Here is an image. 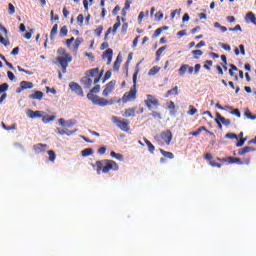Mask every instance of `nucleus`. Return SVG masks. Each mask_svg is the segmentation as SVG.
<instances>
[{"instance_id": "nucleus-28", "label": "nucleus", "mask_w": 256, "mask_h": 256, "mask_svg": "<svg viewBox=\"0 0 256 256\" xmlns=\"http://www.w3.org/2000/svg\"><path fill=\"white\" fill-rule=\"evenodd\" d=\"M82 43H83V38L82 37L76 38L75 42H74V51H79V47Z\"/></svg>"}, {"instance_id": "nucleus-27", "label": "nucleus", "mask_w": 256, "mask_h": 256, "mask_svg": "<svg viewBox=\"0 0 256 256\" xmlns=\"http://www.w3.org/2000/svg\"><path fill=\"white\" fill-rule=\"evenodd\" d=\"M93 153H94L93 148H86L81 152L82 157H90V155H93Z\"/></svg>"}, {"instance_id": "nucleus-14", "label": "nucleus", "mask_w": 256, "mask_h": 256, "mask_svg": "<svg viewBox=\"0 0 256 256\" xmlns=\"http://www.w3.org/2000/svg\"><path fill=\"white\" fill-rule=\"evenodd\" d=\"M27 115L30 119H41V117H43V114H41L39 110H28Z\"/></svg>"}, {"instance_id": "nucleus-62", "label": "nucleus", "mask_w": 256, "mask_h": 256, "mask_svg": "<svg viewBox=\"0 0 256 256\" xmlns=\"http://www.w3.org/2000/svg\"><path fill=\"white\" fill-rule=\"evenodd\" d=\"M131 3H132L131 1L126 0L124 9H126L127 11H129V9H131Z\"/></svg>"}, {"instance_id": "nucleus-52", "label": "nucleus", "mask_w": 256, "mask_h": 256, "mask_svg": "<svg viewBox=\"0 0 256 256\" xmlns=\"http://www.w3.org/2000/svg\"><path fill=\"white\" fill-rule=\"evenodd\" d=\"M83 21H85V16H83V14H79L77 16V23H79V25H83Z\"/></svg>"}, {"instance_id": "nucleus-3", "label": "nucleus", "mask_w": 256, "mask_h": 256, "mask_svg": "<svg viewBox=\"0 0 256 256\" xmlns=\"http://www.w3.org/2000/svg\"><path fill=\"white\" fill-rule=\"evenodd\" d=\"M137 75H139V64L136 65V70L132 77L133 86L122 97L123 103H129V101H135L137 99Z\"/></svg>"}, {"instance_id": "nucleus-35", "label": "nucleus", "mask_w": 256, "mask_h": 256, "mask_svg": "<svg viewBox=\"0 0 256 256\" xmlns=\"http://www.w3.org/2000/svg\"><path fill=\"white\" fill-rule=\"evenodd\" d=\"M165 49H167V46H162L156 51L157 61L161 59V55L163 54V51H165Z\"/></svg>"}, {"instance_id": "nucleus-56", "label": "nucleus", "mask_w": 256, "mask_h": 256, "mask_svg": "<svg viewBox=\"0 0 256 256\" xmlns=\"http://www.w3.org/2000/svg\"><path fill=\"white\" fill-rule=\"evenodd\" d=\"M106 152H107V147H105V146H102L98 149L99 155H105Z\"/></svg>"}, {"instance_id": "nucleus-47", "label": "nucleus", "mask_w": 256, "mask_h": 256, "mask_svg": "<svg viewBox=\"0 0 256 256\" xmlns=\"http://www.w3.org/2000/svg\"><path fill=\"white\" fill-rule=\"evenodd\" d=\"M8 13L9 15H15V6L11 3L8 4Z\"/></svg>"}, {"instance_id": "nucleus-41", "label": "nucleus", "mask_w": 256, "mask_h": 256, "mask_svg": "<svg viewBox=\"0 0 256 256\" xmlns=\"http://www.w3.org/2000/svg\"><path fill=\"white\" fill-rule=\"evenodd\" d=\"M192 55H193L194 59H199V57H201V55H203V51H201V50H193L192 51Z\"/></svg>"}, {"instance_id": "nucleus-10", "label": "nucleus", "mask_w": 256, "mask_h": 256, "mask_svg": "<svg viewBox=\"0 0 256 256\" xmlns=\"http://www.w3.org/2000/svg\"><path fill=\"white\" fill-rule=\"evenodd\" d=\"M94 81H93V79H91V77L84 76L81 78L80 83L82 85H84V89H91V85H93V83H95Z\"/></svg>"}, {"instance_id": "nucleus-24", "label": "nucleus", "mask_w": 256, "mask_h": 256, "mask_svg": "<svg viewBox=\"0 0 256 256\" xmlns=\"http://www.w3.org/2000/svg\"><path fill=\"white\" fill-rule=\"evenodd\" d=\"M144 143L147 145L149 153H152V154L155 153V145H153V143H151V141H149V140H147V138H145Z\"/></svg>"}, {"instance_id": "nucleus-18", "label": "nucleus", "mask_w": 256, "mask_h": 256, "mask_svg": "<svg viewBox=\"0 0 256 256\" xmlns=\"http://www.w3.org/2000/svg\"><path fill=\"white\" fill-rule=\"evenodd\" d=\"M20 91H25V89H33L34 85H33V82H30V81H22L20 83Z\"/></svg>"}, {"instance_id": "nucleus-6", "label": "nucleus", "mask_w": 256, "mask_h": 256, "mask_svg": "<svg viewBox=\"0 0 256 256\" xmlns=\"http://www.w3.org/2000/svg\"><path fill=\"white\" fill-rule=\"evenodd\" d=\"M144 103L149 111H151L153 107H159V99L151 94L147 95V100H145Z\"/></svg>"}, {"instance_id": "nucleus-55", "label": "nucleus", "mask_w": 256, "mask_h": 256, "mask_svg": "<svg viewBox=\"0 0 256 256\" xmlns=\"http://www.w3.org/2000/svg\"><path fill=\"white\" fill-rule=\"evenodd\" d=\"M231 115H235V117L241 118V111H239V109H234L231 111Z\"/></svg>"}, {"instance_id": "nucleus-2", "label": "nucleus", "mask_w": 256, "mask_h": 256, "mask_svg": "<svg viewBox=\"0 0 256 256\" xmlns=\"http://www.w3.org/2000/svg\"><path fill=\"white\" fill-rule=\"evenodd\" d=\"M92 167H97L96 171L98 173V175L102 173H109V171H119V164H117V162L113 161V160H108V159H104V160H98L96 161V164H91Z\"/></svg>"}, {"instance_id": "nucleus-40", "label": "nucleus", "mask_w": 256, "mask_h": 256, "mask_svg": "<svg viewBox=\"0 0 256 256\" xmlns=\"http://www.w3.org/2000/svg\"><path fill=\"white\" fill-rule=\"evenodd\" d=\"M216 108L219 109L220 111H225V109H230V111H233V107L226 105L225 107L221 106V104L217 103Z\"/></svg>"}, {"instance_id": "nucleus-61", "label": "nucleus", "mask_w": 256, "mask_h": 256, "mask_svg": "<svg viewBox=\"0 0 256 256\" xmlns=\"http://www.w3.org/2000/svg\"><path fill=\"white\" fill-rule=\"evenodd\" d=\"M161 33H163V30L161 28H158L155 30L154 32V37H159V35H161Z\"/></svg>"}, {"instance_id": "nucleus-20", "label": "nucleus", "mask_w": 256, "mask_h": 256, "mask_svg": "<svg viewBox=\"0 0 256 256\" xmlns=\"http://www.w3.org/2000/svg\"><path fill=\"white\" fill-rule=\"evenodd\" d=\"M253 151H256V149L251 146H246L238 151V155H246V153H252Z\"/></svg>"}, {"instance_id": "nucleus-51", "label": "nucleus", "mask_w": 256, "mask_h": 256, "mask_svg": "<svg viewBox=\"0 0 256 256\" xmlns=\"http://www.w3.org/2000/svg\"><path fill=\"white\" fill-rule=\"evenodd\" d=\"M195 113H197V108L193 107V105H190L188 115H195Z\"/></svg>"}, {"instance_id": "nucleus-30", "label": "nucleus", "mask_w": 256, "mask_h": 256, "mask_svg": "<svg viewBox=\"0 0 256 256\" xmlns=\"http://www.w3.org/2000/svg\"><path fill=\"white\" fill-rule=\"evenodd\" d=\"M120 67H121V58L118 55L114 62L113 69L114 71H119Z\"/></svg>"}, {"instance_id": "nucleus-42", "label": "nucleus", "mask_w": 256, "mask_h": 256, "mask_svg": "<svg viewBox=\"0 0 256 256\" xmlns=\"http://www.w3.org/2000/svg\"><path fill=\"white\" fill-rule=\"evenodd\" d=\"M57 53L58 55H63L64 57H67V55H70L69 53H67V50H65V48L63 47L58 48Z\"/></svg>"}, {"instance_id": "nucleus-36", "label": "nucleus", "mask_w": 256, "mask_h": 256, "mask_svg": "<svg viewBox=\"0 0 256 256\" xmlns=\"http://www.w3.org/2000/svg\"><path fill=\"white\" fill-rule=\"evenodd\" d=\"M51 121H55V116H43L42 118V122L47 124V123H51Z\"/></svg>"}, {"instance_id": "nucleus-44", "label": "nucleus", "mask_w": 256, "mask_h": 256, "mask_svg": "<svg viewBox=\"0 0 256 256\" xmlns=\"http://www.w3.org/2000/svg\"><path fill=\"white\" fill-rule=\"evenodd\" d=\"M228 85L231 87V89H235V93H239V91H241V88L239 86L235 87V83H233V81H229Z\"/></svg>"}, {"instance_id": "nucleus-17", "label": "nucleus", "mask_w": 256, "mask_h": 256, "mask_svg": "<svg viewBox=\"0 0 256 256\" xmlns=\"http://www.w3.org/2000/svg\"><path fill=\"white\" fill-rule=\"evenodd\" d=\"M246 23H253V25H256V17L253 12H248L245 17Z\"/></svg>"}, {"instance_id": "nucleus-34", "label": "nucleus", "mask_w": 256, "mask_h": 256, "mask_svg": "<svg viewBox=\"0 0 256 256\" xmlns=\"http://www.w3.org/2000/svg\"><path fill=\"white\" fill-rule=\"evenodd\" d=\"M48 155H49V161H51V163H55V159H57V155L55 154V151L49 150Z\"/></svg>"}, {"instance_id": "nucleus-57", "label": "nucleus", "mask_w": 256, "mask_h": 256, "mask_svg": "<svg viewBox=\"0 0 256 256\" xmlns=\"http://www.w3.org/2000/svg\"><path fill=\"white\" fill-rule=\"evenodd\" d=\"M155 17L158 21H161L164 17V14L161 11L156 12Z\"/></svg>"}, {"instance_id": "nucleus-50", "label": "nucleus", "mask_w": 256, "mask_h": 256, "mask_svg": "<svg viewBox=\"0 0 256 256\" xmlns=\"http://www.w3.org/2000/svg\"><path fill=\"white\" fill-rule=\"evenodd\" d=\"M219 47H222L224 51H231V45L225 43H219Z\"/></svg>"}, {"instance_id": "nucleus-4", "label": "nucleus", "mask_w": 256, "mask_h": 256, "mask_svg": "<svg viewBox=\"0 0 256 256\" xmlns=\"http://www.w3.org/2000/svg\"><path fill=\"white\" fill-rule=\"evenodd\" d=\"M111 121L112 123H114V125H116L118 129H120L124 133H129L131 131V127L129 126V121L121 120V118L117 116H112Z\"/></svg>"}, {"instance_id": "nucleus-48", "label": "nucleus", "mask_w": 256, "mask_h": 256, "mask_svg": "<svg viewBox=\"0 0 256 256\" xmlns=\"http://www.w3.org/2000/svg\"><path fill=\"white\" fill-rule=\"evenodd\" d=\"M103 73H104V70H102L101 72H98V76L96 78H94L95 85H97V83H99L101 81V77H103Z\"/></svg>"}, {"instance_id": "nucleus-60", "label": "nucleus", "mask_w": 256, "mask_h": 256, "mask_svg": "<svg viewBox=\"0 0 256 256\" xmlns=\"http://www.w3.org/2000/svg\"><path fill=\"white\" fill-rule=\"evenodd\" d=\"M121 11V7L119 5L115 6V8L112 11V15H117Z\"/></svg>"}, {"instance_id": "nucleus-5", "label": "nucleus", "mask_w": 256, "mask_h": 256, "mask_svg": "<svg viewBox=\"0 0 256 256\" xmlns=\"http://www.w3.org/2000/svg\"><path fill=\"white\" fill-rule=\"evenodd\" d=\"M56 61L62 67V73H67V68L69 67V63L73 61V56L71 54H66V56H59L56 58Z\"/></svg>"}, {"instance_id": "nucleus-38", "label": "nucleus", "mask_w": 256, "mask_h": 256, "mask_svg": "<svg viewBox=\"0 0 256 256\" xmlns=\"http://www.w3.org/2000/svg\"><path fill=\"white\" fill-rule=\"evenodd\" d=\"M67 33H69L67 26H62L60 28V37H67Z\"/></svg>"}, {"instance_id": "nucleus-19", "label": "nucleus", "mask_w": 256, "mask_h": 256, "mask_svg": "<svg viewBox=\"0 0 256 256\" xmlns=\"http://www.w3.org/2000/svg\"><path fill=\"white\" fill-rule=\"evenodd\" d=\"M171 95H174V96L179 95V87L178 86H175L174 88L168 90L164 97L167 99L168 97H171Z\"/></svg>"}, {"instance_id": "nucleus-54", "label": "nucleus", "mask_w": 256, "mask_h": 256, "mask_svg": "<svg viewBox=\"0 0 256 256\" xmlns=\"http://www.w3.org/2000/svg\"><path fill=\"white\" fill-rule=\"evenodd\" d=\"M245 141H247V138H241V139L236 143V147H243V145H245Z\"/></svg>"}, {"instance_id": "nucleus-1", "label": "nucleus", "mask_w": 256, "mask_h": 256, "mask_svg": "<svg viewBox=\"0 0 256 256\" xmlns=\"http://www.w3.org/2000/svg\"><path fill=\"white\" fill-rule=\"evenodd\" d=\"M101 91V85L97 84L94 86L90 92L87 94V99L93 103V105H98V107H107V105H113L115 101L107 100L105 98H101L93 93H99Z\"/></svg>"}, {"instance_id": "nucleus-22", "label": "nucleus", "mask_w": 256, "mask_h": 256, "mask_svg": "<svg viewBox=\"0 0 256 256\" xmlns=\"http://www.w3.org/2000/svg\"><path fill=\"white\" fill-rule=\"evenodd\" d=\"M217 161H220L221 163H229L230 165H233L235 163V157H226V158H217Z\"/></svg>"}, {"instance_id": "nucleus-32", "label": "nucleus", "mask_w": 256, "mask_h": 256, "mask_svg": "<svg viewBox=\"0 0 256 256\" xmlns=\"http://www.w3.org/2000/svg\"><path fill=\"white\" fill-rule=\"evenodd\" d=\"M244 115L245 117H247V119H250L251 121H255L256 119V116L251 113L249 108L246 109V111L244 112Z\"/></svg>"}, {"instance_id": "nucleus-26", "label": "nucleus", "mask_w": 256, "mask_h": 256, "mask_svg": "<svg viewBox=\"0 0 256 256\" xmlns=\"http://www.w3.org/2000/svg\"><path fill=\"white\" fill-rule=\"evenodd\" d=\"M160 153H161V155H163V157H166L167 159H174L175 158V155L172 152H168V151H165L163 149H160Z\"/></svg>"}, {"instance_id": "nucleus-13", "label": "nucleus", "mask_w": 256, "mask_h": 256, "mask_svg": "<svg viewBox=\"0 0 256 256\" xmlns=\"http://www.w3.org/2000/svg\"><path fill=\"white\" fill-rule=\"evenodd\" d=\"M49 148V146L47 144H35L33 146V150L36 151V153H45V151H47V149Z\"/></svg>"}, {"instance_id": "nucleus-11", "label": "nucleus", "mask_w": 256, "mask_h": 256, "mask_svg": "<svg viewBox=\"0 0 256 256\" xmlns=\"http://www.w3.org/2000/svg\"><path fill=\"white\" fill-rule=\"evenodd\" d=\"M102 59H107L106 65H111V61H113V49L108 48L102 55Z\"/></svg>"}, {"instance_id": "nucleus-25", "label": "nucleus", "mask_w": 256, "mask_h": 256, "mask_svg": "<svg viewBox=\"0 0 256 256\" xmlns=\"http://www.w3.org/2000/svg\"><path fill=\"white\" fill-rule=\"evenodd\" d=\"M187 69H189V65L188 64H182L181 67L178 70V73L181 77H183V75H185L187 73Z\"/></svg>"}, {"instance_id": "nucleus-33", "label": "nucleus", "mask_w": 256, "mask_h": 256, "mask_svg": "<svg viewBox=\"0 0 256 256\" xmlns=\"http://www.w3.org/2000/svg\"><path fill=\"white\" fill-rule=\"evenodd\" d=\"M57 31H59V25L55 24L52 27L51 33H50V39H53L55 35H57Z\"/></svg>"}, {"instance_id": "nucleus-39", "label": "nucleus", "mask_w": 256, "mask_h": 256, "mask_svg": "<svg viewBox=\"0 0 256 256\" xmlns=\"http://www.w3.org/2000/svg\"><path fill=\"white\" fill-rule=\"evenodd\" d=\"M211 67H213V61L206 60L204 63V69H206L207 71H211Z\"/></svg>"}, {"instance_id": "nucleus-58", "label": "nucleus", "mask_w": 256, "mask_h": 256, "mask_svg": "<svg viewBox=\"0 0 256 256\" xmlns=\"http://www.w3.org/2000/svg\"><path fill=\"white\" fill-rule=\"evenodd\" d=\"M199 71H201V64H195L194 66L195 75H199Z\"/></svg>"}, {"instance_id": "nucleus-7", "label": "nucleus", "mask_w": 256, "mask_h": 256, "mask_svg": "<svg viewBox=\"0 0 256 256\" xmlns=\"http://www.w3.org/2000/svg\"><path fill=\"white\" fill-rule=\"evenodd\" d=\"M116 83H117V81L112 80L108 84H106L105 89L102 92L103 97H109V95H111V93H113Z\"/></svg>"}, {"instance_id": "nucleus-43", "label": "nucleus", "mask_w": 256, "mask_h": 256, "mask_svg": "<svg viewBox=\"0 0 256 256\" xmlns=\"http://www.w3.org/2000/svg\"><path fill=\"white\" fill-rule=\"evenodd\" d=\"M225 137L226 139H236V141H239V136L235 133H227Z\"/></svg>"}, {"instance_id": "nucleus-37", "label": "nucleus", "mask_w": 256, "mask_h": 256, "mask_svg": "<svg viewBox=\"0 0 256 256\" xmlns=\"http://www.w3.org/2000/svg\"><path fill=\"white\" fill-rule=\"evenodd\" d=\"M0 43L1 45H4V47H9V45H11V42L5 39V37H3L1 34H0Z\"/></svg>"}, {"instance_id": "nucleus-9", "label": "nucleus", "mask_w": 256, "mask_h": 256, "mask_svg": "<svg viewBox=\"0 0 256 256\" xmlns=\"http://www.w3.org/2000/svg\"><path fill=\"white\" fill-rule=\"evenodd\" d=\"M204 159H205L206 161H209V165H210L211 167H217L218 169H221V167H223V164L217 163V162H215V161L212 160V159H213V155H211V153L205 154Z\"/></svg>"}, {"instance_id": "nucleus-49", "label": "nucleus", "mask_w": 256, "mask_h": 256, "mask_svg": "<svg viewBox=\"0 0 256 256\" xmlns=\"http://www.w3.org/2000/svg\"><path fill=\"white\" fill-rule=\"evenodd\" d=\"M111 75H112V72L111 70H108L105 75H104V79L102 81V83H105V81H109V79H111Z\"/></svg>"}, {"instance_id": "nucleus-15", "label": "nucleus", "mask_w": 256, "mask_h": 256, "mask_svg": "<svg viewBox=\"0 0 256 256\" xmlns=\"http://www.w3.org/2000/svg\"><path fill=\"white\" fill-rule=\"evenodd\" d=\"M216 117L222 123V125H224V127H229V125H231V120L223 117L221 113L216 112Z\"/></svg>"}, {"instance_id": "nucleus-59", "label": "nucleus", "mask_w": 256, "mask_h": 256, "mask_svg": "<svg viewBox=\"0 0 256 256\" xmlns=\"http://www.w3.org/2000/svg\"><path fill=\"white\" fill-rule=\"evenodd\" d=\"M7 76L10 81H15V74H13V72L8 71Z\"/></svg>"}, {"instance_id": "nucleus-31", "label": "nucleus", "mask_w": 256, "mask_h": 256, "mask_svg": "<svg viewBox=\"0 0 256 256\" xmlns=\"http://www.w3.org/2000/svg\"><path fill=\"white\" fill-rule=\"evenodd\" d=\"M110 157L117 159V161H123V154L116 153L115 151L110 153Z\"/></svg>"}, {"instance_id": "nucleus-53", "label": "nucleus", "mask_w": 256, "mask_h": 256, "mask_svg": "<svg viewBox=\"0 0 256 256\" xmlns=\"http://www.w3.org/2000/svg\"><path fill=\"white\" fill-rule=\"evenodd\" d=\"M33 32H34V30L33 29H31L29 32H27L26 34H24V39H27V40H29V39H31V37H33Z\"/></svg>"}, {"instance_id": "nucleus-8", "label": "nucleus", "mask_w": 256, "mask_h": 256, "mask_svg": "<svg viewBox=\"0 0 256 256\" xmlns=\"http://www.w3.org/2000/svg\"><path fill=\"white\" fill-rule=\"evenodd\" d=\"M69 87H70L71 91L76 93V95H79L80 97L84 96L83 88L81 87V85H79V83H77V82H70L69 83Z\"/></svg>"}, {"instance_id": "nucleus-63", "label": "nucleus", "mask_w": 256, "mask_h": 256, "mask_svg": "<svg viewBox=\"0 0 256 256\" xmlns=\"http://www.w3.org/2000/svg\"><path fill=\"white\" fill-rule=\"evenodd\" d=\"M229 31H243L241 25H236L234 28H229Z\"/></svg>"}, {"instance_id": "nucleus-46", "label": "nucleus", "mask_w": 256, "mask_h": 256, "mask_svg": "<svg viewBox=\"0 0 256 256\" xmlns=\"http://www.w3.org/2000/svg\"><path fill=\"white\" fill-rule=\"evenodd\" d=\"M101 33H103V26H99L94 30L96 37H101Z\"/></svg>"}, {"instance_id": "nucleus-29", "label": "nucleus", "mask_w": 256, "mask_h": 256, "mask_svg": "<svg viewBox=\"0 0 256 256\" xmlns=\"http://www.w3.org/2000/svg\"><path fill=\"white\" fill-rule=\"evenodd\" d=\"M159 71H161V67H159V66H154V67H152V68L149 70L148 75H150V76L157 75V73H159Z\"/></svg>"}, {"instance_id": "nucleus-12", "label": "nucleus", "mask_w": 256, "mask_h": 256, "mask_svg": "<svg viewBox=\"0 0 256 256\" xmlns=\"http://www.w3.org/2000/svg\"><path fill=\"white\" fill-rule=\"evenodd\" d=\"M161 139H163L167 145L171 144V140L173 139V133L170 130L161 133Z\"/></svg>"}, {"instance_id": "nucleus-45", "label": "nucleus", "mask_w": 256, "mask_h": 256, "mask_svg": "<svg viewBox=\"0 0 256 256\" xmlns=\"http://www.w3.org/2000/svg\"><path fill=\"white\" fill-rule=\"evenodd\" d=\"M9 89V84L7 83H3L0 85V95L1 93H5V91H7Z\"/></svg>"}, {"instance_id": "nucleus-64", "label": "nucleus", "mask_w": 256, "mask_h": 256, "mask_svg": "<svg viewBox=\"0 0 256 256\" xmlns=\"http://www.w3.org/2000/svg\"><path fill=\"white\" fill-rule=\"evenodd\" d=\"M190 19H191V17L187 13H185L182 18V21H183V23H186V21H189Z\"/></svg>"}, {"instance_id": "nucleus-21", "label": "nucleus", "mask_w": 256, "mask_h": 256, "mask_svg": "<svg viewBox=\"0 0 256 256\" xmlns=\"http://www.w3.org/2000/svg\"><path fill=\"white\" fill-rule=\"evenodd\" d=\"M87 77H97L99 75V68H93L85 72Z\"/></svg>"}, {"instance_id": "nucleus-23", "label": "nucleus", "mask_w": 256, "mask_h": 256, "mask_svg": "<svg viewBox=\"0 0 256 256\" xmlns=\"http://www.w3.org/2000/svg\"><path fill=\"white\" fill-rule=\"evenodd\" d=\"M43 92L41 91H36L34 94H31L29 96V99H37L38 101H41L43 99Z\"/></svg>"}, {"instance_id": "nucleus-16", "label": "nucleus", "mask_w": 256, "mask_h": 256, "mask_svg": "<svg viewBox=\"0 0 256 256\" xmlns=\"http://www.w3.org/2000/svg\"><path fill=\"white\" fill-rule=\"evenodd\" d=\"M137 112V107L127 108L124 110L123 117H135V113Z\"/></svg>"}]
</instances>
